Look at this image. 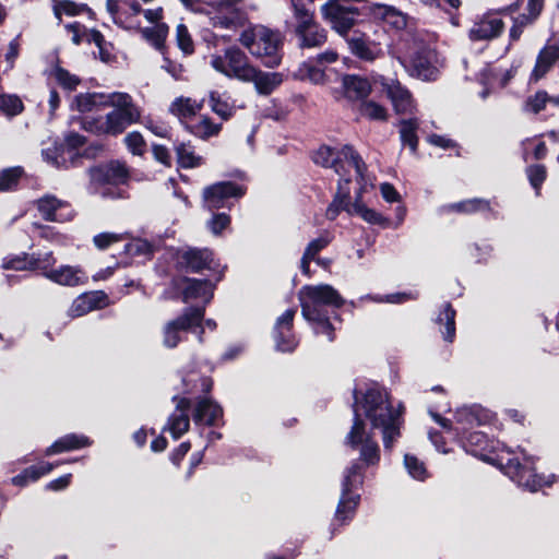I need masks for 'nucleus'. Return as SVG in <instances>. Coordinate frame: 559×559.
<instances>
[{"label":"nucleus","mask_w":559,"mask_h":559,"mask_svg":"<svg viewBox=\"0 0 559 559\" xmlns=\"http://www.w3.org/2000/svg\"><path fill=\"white\" fill-rule=\"evenodd\" d=\"M353 425L345 437V444L359 450V459L353 461L344 471L342 493L335 511V522H349L360 501V495L355 492L364 484V467L377 466L380 462V447L367 431L362 416L371 424L372 429H379L385 452H391L395 442L402 436L404 424V406L395 408L389 400L385 389L378 383H369L366 389L354 390Z\"/></svg>","instance_id":"f257e3e1"},{"label":"nucleus","mask_w":559,"mask_h":559,"mask_svg":"<svg viewBox=\"0 0 559 559\" xmlns=\"http://www.w3.org/2000/svg\"><path fill=\"white\" fill-rule=\"evenodd\" d=\"M466 453L497 465L519 487L536 492L543 488L551 487L557 480L555 474L544 475L536 473L535 457L528 455L524 449L518 448V454L511 449L501 445L499 441L489 439L483 431H469L459 437Z\"/></svg>","instance_id":"f03ea898"},{"label":"nucleus","mask_w":559,"mask_h":559,"mask_svg":"<svg viewBox=\"0 0 559 559\" xmlns=\"http://www.w3.org/2000/svg\"><path fill=\"white\" fill-rule=\"evenodd\" d=\"M298 299L301 314L310 323L313 332L325 335L329 342H333L336 328L331 320L342 321L335 309L344 306L345 299L329 284L305 285L298 292Z\"/></svg>","instance_id":"7ed1b4c3"},{"label":"nucleus","mask_w":559,"mask_h":559,"mask_svg":"<svg viewBox=\"0 0 559 559\" xmlns=\"http://www.w3.org/2000/svg\"><path fill=\"white\" fill-rule=\"evenodd\" d=\"M107 98L106 106H112L114 109L104 117L86 120V130L98 135L116 136L140 120V109L128 93H109Z\"/></svg>","instance_id":"20e7f679"},{"label":"nucleus","mask_w":559,"mask_h":559,"mask_svg":"<svg viewBox=\"0 0 559 559\" xmlns=\"http://www.w3.org/2000/svg\"><path fill=\"white\" fill-rule=\"evenodd\" d=\"M239 43L266 68H276L282 62L283 38L277 31L254 25L240 34Z\"/></svg>","instance_id":"39448f33"},{"label":"nucleus","mask_w":559,"mask_h":559,"mask_svg":"<svg viewBox=\"0 0 559 559\" xmlns=\"http://www.w3.org/2000/svg\"><path fill=\"white\" fill-rule=\"evenodd\" d=\"M294 35L301 49L320 48L328 41V31L314 20V0H290Z\"/></svg>","instance_id":"423d86ee"},{"label":"nucleus","mask_w":559,"mask_h":559,"mask_svg":"<svg viewBox=\"0 0 559 559\" xmlns=\"http://www.w3.org/2000/svg\"><path fill=\"white\" fill-rule=\"evenodd\" d=\"M313 162L322 167L332 168L344 180L345 185L350 182L349 170L354 169L358 178L364 180L366 164L358 153L349 145H344L341 150H334L323 145L313 154Z\"/></svg>","instance_id":"0eeeda50"},{"label":"nucleus","mask_w":559,"mask_h":559,"mask_svg":"<svg viewBox=\"0 0 559 559\" xmlns=\"http://www.w3.org/2000/svg\"><path fill=\"white\" fill-rule=\"evenodd\" d=\"M204 307H187L181 316L168 321L163 329V344L167 348H175L185 340L187 332L198 334L200 343L203 342Z\"/></svg>","instance_id":"6e6552de"},{"label":"nucleus","mask_w":559,"mask_h":559,"mask_svg":"<svg viewBox=\"0 0 559 559\" xmlns=\"http://www.w3.org/2000/svg\"><path fill=\"white\" fill-rule=\"evenodd\" d=\"M211 67L228 79L246 82L253 74V64L249 57L237 46H231L210 57Z\"/></svg>","instance_id":"1a4fd4ad"},{"label":"nucleus","mask_w":559,"mask_h":559,"mask_svg":"<svg viewBox=\"0 0 559 559\" xmlns=\"http://www.w3.org/2000/svg\"><path fill=\"white\" fill-rule=\"evenodd\" d=\"M92 186L95 193L104 198H116L112 191L114 186L124 182L128 173L123 165L118 162H110L107 165L90 169Z\"/></svg>","instance_id":"9d476101"},{"label":"nucleus","mask_w":559,"mask_h":559,"mask_svg":"<svg viewBox=\"0 0 559 559\" xmlns=\"http://www.w3.org/2000/svg\"><path fill=\"white\" fill-rule=\"evenodd\" d=\"M408 73L423 81H436L440 74L438 53L430 47H419L405 64Z\"/></svg>","instance_id":"9b49d317"},{"label":"nucleus","mask_w":559,"mask_h":559,"mask_svg":"<svg viewBox=\"0 0 559 559\" xmlns=\"http://www.w3.org/2000/svg\"><path fill=\"white\" fill-rule=\"evenodd\" d=\"M246 187L231 181H221L209 186L203 191L204 206L209 211L218 210L228 205L233 198H241Z\"/></svg>","instance_id":"f8f14e48"},{"label":"nucleus","mask_w":559,"mask_h":559,"mask_svg":"<svg viewBox=\"0 0 559 559\" xmlns=\"http://www.w3.org/2000/svg\"><path fill=\"white\" fill-rule=\"evenodd\" d=\"M296 312V308H289L276 319L273 329V337L275 341V347L280 352L290 353L298 345V340L293 332V323Z\"/></svg>","instance_id":"ddd939ff"},{"label":"nucleus","mask_w":559,"mask_h":559,"mask_svg":"<svg viewBox=\"0 0 559 559\" xmlns=\"http://www.w3.org/2000/svg\"><path fill=\"white\" fill-rule=\"evenodd\" d=\"M181 263L190 272L200 273L205 270L217 273L216 282L221 281L223 270L219 263L214 259L213 252L207 249L190 248L181 255Z\"/></svg>","instance_id":"4468645a"},{"label":"nucleus","mask_w":559,"mask_h":559,"mask_svg":"<svg viewBox=\"0 0 559 559\" xmlns=\"http://www.w3.org/2000/svg\"><path fill=\"white\" fill-rule=\"evenodd\" d=\"M493 419V414L479 406H464L455 413V427L454 430L457 437L469 432L468 430L475 426H485Z\"/></svg>","instance_id":"2eb2a0df"},{"label":"nucleus","mask_w":559,"mask_h":559,"mask_svg":"<svg viewBox=\"0 0 559 559\" xmlns=\"http://www.w3.org/2000/svg\"><path fill=\"white\" fill-rule=\"evenodd\" d=\"M178 287L181 289L183 302L201 301L200 307L205 308L213 298L215 283L210 280L183 277Z\"/></svg>","instance_id":"dca6fc26"},{"label":"nucleus","mask_w":559,"mask_h":559,"mask_svg":"<svg viewBox=\"0 0 559 559\" xmlns=\"http://www.w3.org/2000/svg\"><path fill=\"white\" fill-rule=\"evenodd\" d=\"M504 29V23L497 13L487 11L477 17L468 32L471 40H491L499 37Z\"/></svg>","instance_id":"f3484780"},{"label":"nucleus","mask_w":559,"mask_h":559,"mask_svg":"<svg viewBox=\"0 0 559 559\" xmlns=\"http://www.w3.org/2000/svg\"><path fill=\"white\" fill-rule=\"evenodd\" d=\"M173 401L176 403V408L168 417L163 431H169L171 437L177 440L189 430L190 418L188 413L191 408L192 399L175 395L173 396Z\"/></svg>","instance_id":"a211bd4d"},{"label":"nucleus","mask_w":559,"mask_h":559,"mask_svg":"<svg viewBox=\"0 0 559 559\" xmlns=\"http://www.w3.org/2000/svg\"><path fill=\"white\" fill-rule=\"evenodd\" d=\"M381 85L397 114H412L415 109V102L411 92L397 80L381 76Z\"/></svg>","instance_id":"6ab92c4d"},{"label":"nucleus","mask_w":559,"mask_h":559,"mask_svg":"<svg viewBox=\"0 0 559 559\" xmlns=\"http://www.w3.org/2000/svg\"><path fill=\"white\" fill-rule=\"evenodd\" d=\"M36 207L41 217L46 221L62 223L73 217V211L70 204L50 194L38 199Z\"/></svg>","instance_id":"aec40b11"},{"label":"nucleus","mask_w":559,"mask_h":559,"mask_svg":"<svg viewBox=\"0 0 559 559\" xmlns=\"http://www.w3.org/2000/svg\"><path fill=\"white\" fill-rule=\"evenodd\" d=\"M350 52L360 60L372 62L378 59L382 51L378 44L358 31H353L350 35L345 37Z\"/></svg>","instance_id":"412c9836"},{"label":"nucleus","mask_w":559,"mask_h":559,"mask_svg":"<svg viewBox=\"0 0 559 559\" xmlns=\"http://www.w3.org/2000/svg\"><path fill=\"white\" fill-rule=\"evenodd\" d=\"M41 156L45 162L59 169H68L79 166L83 156L72 150H63L60 143L55 142L52 146L44 148Z\"/></svg>","instance_id":"4be33fe9"},{"label":"nucleus","mask_w":559,"mask_h":559,"mask_svg":"<svg viewBox=\"0 0 559 559\" xmlns=\"http://www.w3.org/2000/svg\"><path fill=\"white\" fill-rule=\"evenodd\" d=\"M441 213L456 212L462 214L487 213L490 218H498L499 213L491 206V202L483 198H473L455 203L442 205Z\"/></svg>","instance_id":"5701e85b"},{"label":"nucleus","mask_w":559,"mask_h":559,"mask_svg":"<svg viewBox=\"0 0 559 559\" xmlns=\"http://www.w3.org/2000/svg\"><path fill=\"white\" fill-rule=\"evenodd\" d=\"M223 417V408L209 396H197L192 418L197 425L213 426Z\"/></svg>","instance_id":"b1692460"},{"label":"nucleus","mask_w":559,"mask_h":559,"mask_svg":"<svg viewBox=\"0 0 559 559\" xmlns=\"http://www.w3.org/2000/svg\"><path fill=\"white\" fill-rule=\"evenodd\" d=\"M369 13L373 19L395 31H402L407 25V15L392 5L372 3L369 7Z\"/></svg>","instance_id":"393cba45"},{"label":"nucleus","mask_w":559,"mask_h":559,"mask_svg":"<svg viewBox=\"0 0 559 559\" xmlns=\"http://www.w3.org/2000/svg\"><path fill=\"white\" fill-rule=\"evenodd\" d=\"M545 0H527L526 12L513 17V24L509 32L511 41L520 39L524 28L532 25L540 15Z\"/></svg>","instance_id":"a878e982"},{"label":"nucleus","mask_w":559,"mask_h":559,"mask_svg":"<svg viewBox=\"0 0 559 559\" xmlns=\"http://www.w3.org/2000/svg\"><path fill=\"white\" fill-rule=\"evenodd\" d=\"M76 459L60 461L57 463L41 462L38 465H32L23 469L20 474L12 477L11 483L14 486L25 487L29 483L37 481L41 476L49 474L56 466L64 463L75 462Z\"/></svg>","instance_id":"bb28decb"},{"label":"nucleus","mask_w":559,"mask_h":559,"mask_svg":"<svg viewBox=\"0 0 559 559\" xmlns=\"http://www.w3.org/2000/svg\"><path fill=\"white\" fill-rule=\"evenodd\" d=\"M93 441L85 435L68 433L57 439L45 450V455L50 456L63 452L79 450L92 445Z\"/></svg>","instance_id":"cd10ccee"},{"label":"nucleus","mask_w":559,"mask_h":559,"mask_svg":"<svg viewBox=\"0 0 559 559\" xmlns=\"http://www.w3.org/2000/svg\"><path fill=\"white\" fill-rule=\"evenodd\" d=\"M283 80L284 76L280 72H263L253 66V74L245 83H253L258 94L266 96L273 93L283 83Z\"/></svg>","instance_id":"c85d7f7f"},{"label":"nucleus","mask_w":559,"mask_h":559,"mask_svg":"<svg viewBox=\"0 0 559 559\" xmlns=\"http://www.w3.org/2000/svg\"><path fill=\"white\" fill-rule=\"evenodd\" d=\"M105 298L106 296L99 293L82 294L73 300L69 309V316L71 318L82 317L90 311L99 308Z\"/></svg>","instance_id":"c756f323"},{"label":"nucleus","mask_w":559,"mask_h":559,"mask_svg":"<svg viewBox=\"0 0 559 559\" xmlns=\"http://www.w3.org/2000/svg\"><path fill=\"white\" fill-rule=\"evenodd\" d=\"M47 278L62 286H78L85 281V275L79 267L61 265L47 273Z\"/></svg>","instance_id":"7c9ffc66"},{"label":"nucleus","mask_w":559,"mask_h":559,"mask_svg":"<svg viewBox=\"0 0 559 559\" xmlns=\"http://www.w3.org/2000/svg\"><path fill=\"white\" fill-rule=\"evenodd\" d=\"M348 185L344 183V180H338L337 192L335 193L332 202L326 209L325 216L330 221H334L342 211L353 215L352 204L349 201V189Z\"/></svg>","instance_id":"2f4dec72"},{"label":"nucleus","mask_w":559,"mask_h":559,"mask_svg":"<svg viewBox=\"0 0 559 559\" xmlns=\"http://www.w3.org/2000/svg\"><path fill=\"white\" fill-rule=\"evenodd\" d=\"M183 393L188 395H197L199 393L207 394L213 385L212 379L201 376L195 370H190L181 376Z\"/></svg>","instance_id":"473e14b6"},{"label":"nucleus","mask_w":559,"mask_h":559,"mask_svg":"<svg viewBox=\"0 0 559 559\" xmlns=\"http://www.w3.org/2000/svg\"><path fill=\"white\" fill-rule=\"evenodd\" d=\"M557 60H559V43L545 47L537 56L532 79L534 81L542 79Z\"/></svg>","instance_id":"72a5a7b5"},{"label":"nucleus","mask_w":559,"mask_h":559,"mask_svg":"<svg viewBox=\"0 0 559 559\" xmlns=\"http://www.w3.org/2000/svg\"><path fill=\"white\" fill-rule=\"evenodd\" d=\"M183 123L190 133L202 140L216 136L222 130V124L214 123L207 116H201L198 119L185 121Z\"/></svg>","instance_id":"f704fd0d"},{"label":"nucleus","mask_w":559,"mask_h":559,"mask_svg":"<svg viewBox=\"0 0 559 559\" xmlns=\"http://www.w3.org/2000/svg\"><path fill=\"white\" fill-rule=\"evenodd\" d=\"M209 104L212 111L223 120H228L235 114V103L226 92H210Z\"/></svg>","instance_id":"c9c22d12"},{"label":"nucleus","mask_w":559,"mask_h":559,"mask_svg":"<svg viewBox=\"0 0 559 559\" xmlns=\"http://www.w3.org/2000/svg\"><path fill=\"white\" fill-rule=\"evenodd\" d=\"M294 78L301 81H309L313 84H323L326 81L325 70L311 58L302 62L294 72Z\"/></svg>","instance_id":"e433bc0d"},{"label":"nucleus","mask_w":559,"mask_h":559,"mask_svg":"<svg viewBox=\"0 0 559 559\" xmlns=\"http://www.w3.org/2000/svg\"><path fill=\"white\" fill-rule=\"evenodd\" d=\"M343 88L346 97L349 99L361 100L366 98L371 91L368 80L355 74L345 75L343 78Z\"/></svg>","instance_id":"4c0bfd02"},{"label":"nucleus","mask_w":559,"mask_h":559,"mask_svg":"<svg viewBox=\"0 0 559 559\" xmlns=\"http://www.w3.org/2000/svg\"><path fill=\"white\" fill-rule=\"evenodd\" d=\"M455 314L456 312L451 304L445 302L436 320L443 340L450 343L455 337Z\"/></svg>","instance_id":"58836bf2"},{"label":"nucleus","mask_w":559,"mask_h":559,"mask_svg":"<svg viewBox=\"0 0 559 559\" xmlns=\"http://www.w3.org/2000/svg\"><path fill=\"white\" fill-rule=\"evenodd\" d=\"M108 94L104 93H85L76 95L72 103L71 109L80 112L92 111L95 107L106 106L108 103Z\"/></svg>","instance_id":"ea45409f"},{"label":"nucleus","mask_w":559,"mask_h":559,"mask_svg":"<svg viewBox=\"0 0 559 559\" xmlns=\"http://www.w3.org/2000/svg\"><path fill=\"white\" fill-rule=\"evenodd\" d=\"M202 107V102L179 97L171 104L170 111L181 120L191 121Z\"/></svg>","instance_id":"a19ab883"},{"label":"nucleus","mask_w":559,"mask_h":559,"mask_svg":"<svg viewBox=\"0 0 559 559\" xmlns=\"http://www.w3.org/2000/svg\"><path fill=\"white\" fill-rule=\"evenodd\" d=\"M400 126V139L404 146H408L411 152L415 154L418 146L417 130L419 122L416 118L402 119Z\"/></svg>","instance_id":"79ce46f5"},{"label":"nucleus","mask_w":559,"mask_h":559,"mask_svg":"<svg viewBox=\"0 0 559 559\" xmlns=\"http://www.w3.org/2000/svg\"><path fill=\"white\" fill-rule=\"evenodd\" d=\"M353 215L360 216L365 222L372 225H380L382 227H389V219L383 217L380 213L372 209L367 207L358 195L355 202L352 204Z\"/></svg>","instance_id":"37998d69"},{"label":"nucleus","mask_w":559,"mask_h":559,"mask_svg":"<svg viewBox=\"0 0 559 559\" xmlns=\"http://www.w3.org/2000/svg\"><path fill=\"white\" fill-rule=\"evenodd\" d=\"M55 15L60 20L62 14L74 16L86 12L90 16L94 14L86 4H79L71 0H53Z\"/></svg>","instance_id":"c03bdc74"},{"label":"nucleus","mask_w":559,"mask_h":559,"mask_svg":"<svg viewBox=\"0 0 559 559\" xmlns=\"http://www.w3.org/2000/svg\"><path fill=\"white\" fill-rule=\"evenodd\" d=\"M359 116L373 121H385L388 119V110L384 106L373 100H362L357 108Z\"/></svg>","instance_id":"a18cd8bd"},{"label":"nucleus","mask_w":559,"mask_h":559,"mask_svg":"<svg viewBox=\"0 0 559 559\" xmlns=\"http://www.w3.org/2000/svg\"><path fill=\"white\" fill-rule=\"evenodd\" d=\"M418 298L417 292H408V293H394L389 295H365L359 298V301L369 300L378 304L388 302V304H403L407 300H416Z\"/></svg>","instance_id":"49530a36"},{"label":"nucleus","mask_w":559,"mask_h":559,"mask_svg":"<svg viewBox=\"0 0 559 559\" xmlns=\"http://www.w3.org/2000/svg\"><path fill=\"white\" fill-rule=\"evenodd\" d=\"M31 270H38L47 278V273L53 271L56 259L51 251L29 254Z\"/></svg>","instance_id":"de8ad7c7"},{"label":"nucleus","mask_w":559,"mask_h":559,"mask_svg":"<svg viewBox=\"0 0 559 559\" xmlns=\"http://www.w3.org/2000/svg\"><path fill=\"white\" fill-rule=\"evenodd\" d=\"M178 162L183 168H192L201 165L202 158L197 156L189 143H178L175 145Z\"/></svg>","instance_id":"09e8293b"},{"label":"nucleus","mask_w":559,"mask_h":559,"mask_svg":"<svg viewBox=\"0 0 559 559\" xmlns=\"http://www.w3.org/2000/svg\"><path fill=\"white\" fill-rule=\"evenodd\" d=\"M141 33L154 47L160 48L168 34V26L165 23H157L152 27L143 28Z\"/></svg>","instance_id":"8fccbe9b"},{"label":"nucleus","mask_w":559,"mask_h":559,"mask_svg":"<svg viewBox=\"0 0 559 559\" xmlns=\"http://www.w3.org/2000/svg\"><path fill=\"white\" fill-rule=\"evenodd\" d=\"M124 252L134 258H150L154 252V246L145 239L135 238L124 246Z\"/></svg>","instance_id":"3c124183"},{"label":"nucleus","mask_w":559,"mask_h":559,"mask_svg":"<svg viewBox=\"0 0 559 559\" xmlns=\"http://www.w3.org/2000/svg\"><path fill=\"white\" fill-rule=\"evenodd\" d=\"M23 175L21 167H11L0 171V191L7 192L14 190Z\"/></svg>","instance_id":"603ef678"},{"label":"nucleus","mask_w":559,"mask_h":559,"mask_svg":"<svg viewBox=\"0 0 559 559\" xmlns=\"http://www.w3.org/2000/svg\"><path fill=\"white\" fill-rule=\"evenodd\" d=\"M52 75L58 84L69 92L76 90L78 85L81 83V79L78 75L70 73L59 66L52 70Z\"/></svg>","instance_id":"864d4df0"},{"label":"nucleus","mask_w":559,"mask_h":559,"mask_svg":"<svg viewBox=\"0 0 559 559\" xmlns=\"http://www.w3.org/2000/svg\"><path fill=\"white\" fill-rule=\"evenodd\" d=\"M404 465L407 473L414 479L423 481L429 476L424 462L419 461L415 455L405 454Z\"/></svg>","instance_id":"5fc2aeb1"},{"label":"nucleus","mask_w":559,"mask_h":559,"mask_svg":"<svg viewBox=\"0 0 559 559\" xmlns=\"http://www.w3.org/2000/svg\"><path fill=\"white\" fill-rule=\"evenodd\" d=\"M332 239L331 233L323 231L318 238L308 243L304 253L307 258L316 260L317 255L331 243Z\"/></svg>","instance_id":"6e6d98bb"},{"label":"nucleus","mask_w":559,"mask_h":559,"mask_svg":"<svg viewBox=\"0 0 559 559\" xmlns=\"http://www.w3.org/2000/svg\"><path fill=\"white\" fill-rule=\"evenodd\" d=\"M2 267L7 270L25 271L31 270L29 254H11L3 259Z\"/></svg>","instance_id":"4d7b16f0"},{"label":"nucleus","mask_w":559,"mask_h":559,"mask_svg":"<svg viewBox=\"0 0 559 559\" xmlns=\"http://www.w3.org/2000/svg\"><path fill=\"white\" fill-rule=\"evenodd\" d=\"M526 175L531 186L535 189L536 193L538 194L542 185L544 183L547 177L546 167L540 164L530 165L526 168Z\"/></svg>","instance_id":"13d9d810"},{"label":"nucleus","mask_w":559,"mask_h":559,"mask_svg":"<svg viewBox=\"0 0 559 559\" xmlns=\"http://www.w3.org/2000/svg\"><path fill=\"white\" fill-rule=\"evenodd\" d=\"M22 100L14 95H0V110L8 116H16L23 111Z\"/></svg>","instance_id":"bf43d9fd"},{"label":"nucleus","mask_w":559,"mask_h":559,"mask_svg":"<svg viewBox=\"0 0 559 559\" xmlns=\"http://www.w3.org/2000/svg\"><path fill=\"white\" fill-rule=\"evenodd\" d=\"M124 143L134 155H142L145 151V141L140 132L133 131L126 135Z\"/></svg>","instance_id":"052dcab7"},{"label":"nucleus","mask_w":559,"mask_h":559,"mask_svg":"<svg viewBox=\"0 0 559 559\" xmlns=\"http://www.w3.org/2000/svg\"><path fill=\"white\" fill-rule=\"evenodd\" d=\"M123 239L122 234L100 233L94 236L93 242L99 250L107 249L111 243L119 242Z\"/></svg>","instance_id":"680f3d73"},{"label":"nucleus","mask_w":559,"mask_h":559,"mask_svg":"<svg viewBox=\"0 0 559 559\" xmlns=\"http://www.w3.org/2000/svg\"><path fill=\"white\" fill-rule=\"evenodd\" d=\"M177 41L180 49L186 53L193 51V41L186 25L179 24L176 29Z\"/></svg>","instance_id":"e2e57ef3"},{"label":"nucleus","mask_w":559,"mask_h":559,"mask_svg":"<svg viewBox=\"0 0 559 559\" xmlns=\"http://www.w3.org/2000/svg\"><path fill=\"white\" fill-rule=\"evenodd\" d=\"M469 254L476 259L478 263H485L491 257L492 247L488 243H473L468 247Z\"/></svg>","instance_id":"0e129e2a"},{"label":"nucleus","mask_w":559,"mask_h":559,"mask_svg":"<svg viewBox=\"0 0 559 559\" xmlns=\"http://www.w3.org/2000/svg\"><path fill=\"white\" fill-rule=\"evenodd\" d=\"M230 224V217L226 213H218L207 222V226L215 235L221 234Z\"/></svg>","instance_id":"69168bd1"},{"label":"nucleus","mask_w":559,"mask_h":559,"mask_svg":"<svg viewBox=\"0 0 559 559\" xmlns=\"http://www.w3.org/2000/svg\"><path fill=\"white\" fill-rule=\"evenodd\" d=\"M85 136L79 134L76 132H70L66 135L64 142L60 143L63 150H72L73 152H79L78 148L85 144Z\"/></svg>","instance_id":"338daca9"},{"label":"nucleus","mask_w":559,"mask_h":559,"mask_svg":"<svg viewBox=\"0 0 559 559\" xmlns=\"http://www.w3.org/2000/svg\"><path fill=\"white\" fill-rule=\"evenodd\" d=\"M549 96L546 92H537L533 97L527 100V107L534 114L543 110L548 103Z\"/></svg>","instance_id":"774afa93"}]
</instances>
